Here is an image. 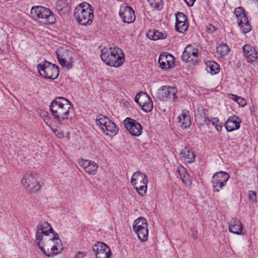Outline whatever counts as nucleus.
<instances>
[{
	"instance_id": "nucleus-1",
	"label": "nucleus",
	"mask_w": 258,
	"mask_h": 258,
	"mask_svg": "<svg viewBox=\"0 0 258 258\" xmlns=\"http://www.w3.org/2000/svg\"><path fill=\"white\" fill-rule=\"evenodd\" d=\"M72 107L71 102L62 97H55L49 106L53 118L60 124L68 120L70 110Z\"/></svg>"
},
{
	"instance_id": "nucleus-2",
	"label": "nucleus",
	"mask_w": 258,
	"mask_h": 258,
	"mask_svg": "<svg viewBox=\"0 0 258 258\" xmlns=\"http://www.w3.org/2000/svg\"><path fill=\"white\" fill-rule=\"evenodd\" d=\"M101 58L106 64L113 67L121 66L125 60L122 50L117 47L102 49Z\"/></svg>"
},
{
	"instance_id": "nucleus-3",
	"label": "nucleus",
	"mask_w": 258,
	"mask_h": 258,
	"mask_svg": "<svg viewBox=\"0 0 258 258\" xmlns=\"http://www.w3.org/2000/svg\"><path fill=\"white\" fill-rule=\"evenodd\" d=\"M31 17L43 25L52 24L55 21L53 13L48 8L43 6H34L30 11Z\"/></svg>"
},
{
	"instance_id": "nucleus-4",
	"label": "nucleus",
	"mask_w": 258,
	"mask_h": 258,
	"mask_svg": "<svg viewBox=\"0 0 258 258\" xmlns=\"http://www.w3.org/2000/svg\"><path fill=\"white\" fill-rule=\"evenodd\" d=\"M74 15L77 22L81 25L91 24L94 19L93 10L88 3L84 2L75 9Z\"/></svg>"
},
{
	"instance_id": "nucleus-5",
	"label": "nucleus",
	"mask_w": 258,
	"mask_h": 258,
	"mask_svg": "<svg viewBox=\"0 0 258 258\" xmlns=\"http://www.w3.org/2000/svg\"><path fill=\"white\" fill-rule=\"evenodd\" d=\"M131 182L139 195L143 196L146 194L147 189V177L145 174L140 171L134 173Z\"/></svg>"
},
{
	"instance_id": "nucleus-6",
	"label": "nucleus",
	"mask_w": 258,
	"mask_h": 258,
	"mask_svg": "<svg viewBox=\"0 0 258 258\" xmlns=\"http://www.w3.org/2000/svg\"><path fill=\"white\" fill-rule=\"evenodd\" d=\"M37 178L36 173L28 171L24 175L21 183L27 190L31 193H34L38 191L41 187Z\"/></svg>"
},
{
	"instance_id": "nucleus-7",
	"label": "nucleus",
	"mask_w": 258,
	"mask_h": 258,
	"mask_svg": "<svg viewBox=\"0 0 258 258\" xmlns=\"http://www.w3.org/2000/svg\"><path fill=\"white\" fill-rule=\"evenodd\" d=\"M37 67L40 75L44 78L54 80L58 76V67L46 60L43 64H38Z\"/></svg>"
},
{
	"instance_id": "nucleus-8",
	"label": "nucleus",
	"mask_w": 258,
	"mask_h": 258,
	"mask_svg": "<svg viewBox=\"0 0 258 258\" xmlns=\"http://www.w3.org/2000/svg\"><path fill=\"white\" fill-rule=\"evenodd\" d=\"M44 247L46 252L44 254L47 256L60 253L62 250V246L58 234L53 233V237L45 242Z\"/></svg>"
},
{
	"instance_id": "nucleus-9",
	"label": "nucleus",
	"mask_w": 258,
	"mask_h": 258,
	"mask_svg": "<svg viewBox=\"0 0 258 258\" xmlns=\"http://www.w3.org/2000/svg\"><path fill=\"white\" fill-rule=\"evenodd\" d=\"M133 230L142 241H146L148 237V229L147 220L140 217L134 221Z\"/></svg>"
},
{
	"instance_id": "nucleus-10",
	"label": "nucleus",
	"mask_w": 258,
	"mask_h": 258,
	"mask_svg": "<svg viewBox=\"0 0 258 258\" xmlns=\"http://www.w3.org/2000/svg\"><path fill=\"white\" fill-rule=\"evenodd\" d=\"M244 12L243 8L239 7L235 9L234 14L236 17L238 26L244 33H246L251 30V26Z\"/></svg>"
},
{
	"instance_id": "nucleus-11",
	"label": "nucleus",
	"mask_w": 258,
	"mask_h": 258,
	"mask_svg": "<svg viewBox=\"0 0 258 258\" xmlns=\"http://www.w3.org/2000/svg\"><path fill=\"white\" fill-rule=\"evenodd\" d=\"M229 174L224 171L217 172L213 176L212 183L214 192H219L229 178Z\"/></svg>"
},
{
	"instance_id": "nucleus-12",
	"label": "nucleus",
	"mask_w": 258,
	"mask_h": 258,
	"mask_svg": "<svg viewBox=\"0 0 258 258\" xmlns=\"http://www.w3.org/2000/svg\"><path fill=\"white\" fill-rule=\"evenodd\" d=\"M59 63L62 67L70 69L72 67V52L63 48L58 49L56 52Z\"/></svg>"
},
{
	"instance_id": "nucleus-13",
	"label": "nucleus",
	"mask_w": 258,
	"mask_h": 258,
	"mask_svg": "<svg viewBox=\"0 0 258 258\" xmlns=\"http://www.w3.org/2000/svg\"><path fill=\"white\" fill-rule=\"evenodd\" d=\"M96 258H110L112 252L109 247L102 242L98 241L93 246Z\"/></svg>"
},
{
	"instance_id": "nucleus-14",
	"label": "nucleus",
	"mask_w": 258,
	"mask_h": 258,
	"mask_svg": "<svg viewBox=\"0 0 258 258\" xmlns=\"http://www.w3.org/2000/svg\"><path fill=\"white\" fill-rule=\"evenodd\" d=\"M177 90L173 87L165 86L159 90L158 97L162 100H171L175 101L177 99Z\"/></svg>"
},
{
	"instance_id": "nucleus-15",
	"label": "nucleus",
	"mask_w": 258,
	"mask_h": 258,
	"mask_svg": "<svg viewBox=\"0 0 258 258\" xmlns=\"http://www.w3.org/2000/svg\"><path fill=\"white\" fill-rule=\"evenodd\" d=\"M119 15L122 21L125 23H131L136 19L133 9L131 7L125 5L120 6Z\"/></svg>"
},
{
	"instance_id": "nucleus-16",
	"label": "nucleus",
	"mask_w": 258,
	"mask_h": 258,
	"mask_svg": "<svg viewBox=\"0 0 258 258\" xmlns=\"http://www.w3.org/2000/svg\"><path fill=\"white\" fill-rule=\"evenodd\" d=\"M124 122L126 128L133 136H139L142 133L141 125L136 120L127 117L124 120Z\"/></svg>"
},
{
	"instance_id": "nucleus-17",
	"label": "nucleus",
	"mask_w": 258,
	"mask_h": 258,
	"mask_svg": "<svg viewBox=\"0 0 258 258\" xmlns=\"http://www.w3.org/2000/svg\"><path fill=\"white\" fill-rule=\"evenodd\" d=\"M79 163L84 171L90 175H95L97 173L98 166L96 163L91 160L81 159Z\"/></svg>"
},
{
	"instance_id": "nucleus-18",
	"label": "nucleus",
	"mask_w": 258,
	"mask_h": 258,
	"mask_svg": "<svg viewBox=\"0 0 258 258\" xmlns=\"http://www.w3.org/2000/svg\"><path fill=\"white\" fill-rule=\"evenodd\" d=\"M197 57L198 49L191 45L185 47L181 56L182 59L185 62L195 61Z\"/></svg>"
},
{
	"instance_id": "nucleus-19",
	"label": "nucleus",
	"mask_w": 258,
	"mask_h": 258,
	"mask_svg": "<svg viewBox=\"0 0 258 258\" xmlns=\"http://www.w3.org/2000/svg\"><path fill=\"white\" fill-rule=\"evenodd\" d=\"M243 51L248 62L251 63L258 62V55L254 48L245 44L243 47Z\"/></svg>"
},
{
	"instance_id": "nucleus-20",
	"label": "nucleus",
	"mask_w": 258,
	"mask_h": 258,
	"mask_svg": "<svg viewBox=\"0 0 258 258\" xmlns=\"http://www.w3.org/2000/svg\"><path fill=\"white\" fill-rule=\"evenodd\" d=\"M174 57L172 55L164 52L160 55L158 62L162 68H170L174 64Z\"/></svg>"
},
{
	"instance_id": "nucleus-21",
	"label": "nucleus",
	"mask_w": 258,
	"mask_h": 258,
	"mask_svg": "<svg viewBox=\"0 0 258 258\" xmlns=\"http://www.w3.org/2000/svg\"><path fill=\"white\" fill-rule=\"evenodd\" d=\"M225 126L228 132H232L238 129L240 127L238 118L235 115L229 117L225 122Z\"/></svg>"
},
{
	"instance_id": "nucleus-22",
	"label": "nucleus",
	"mask_w": 258,
	"mask_h": 258,
	"mask_svg": "<svg viewBox=\"0 0 258 258\" xmlns=\"http://www.w3.org/2000/svg\"><path fill=\"white\" fill-rule=\"evenodd\" d=\"M229 230L230 232L235 234H242V225L239 220L232 219L229 223Z\"/></svg>"
},
{
	"instance_id": "nucleus-23",
	"label": "nucleus",
	"mask_w": 258,
	"mask_h": 258,
	"mask_svg": "<svg viewBox=\"0 0 258 258\" xmlns=\"http://www.w3.org/2000/svg\"><path fill=\"white\" fill-rule=\"evenodd\" d=\"M36 229L40 232H42L44 235L46 236H48L50 233H52L53 235V233H56L54 232L52 227L47 222H44L39 224L37 226Z\"/></svg>"
},
{
	"instance_id": "nucleus-24",
	"label": "nucleus",
	"mask_w": 258,
	"mask_h": 258,
	"mask_svg": "<svg viewBox=\"0 0 258 258\" xmlns=\"http://www.w3.org/2000/svg\"><path fill=\"white\" fill-rule=\"evenodd\" d=\"M95 121L96 125L99 126L103 133V131H105L106 126L108 125L109 122H111L112 120L106 116L100 115L97 117Z\"/></svg>"
},
{
	"instance_id": "nucleus-25",
	"label": "nucleus",
	"mask_w": 258,
	"mask_h": 258,
	"mask_svg": "<svg viewBox=\"0 0 258 258\" xmlns=\"http://www.w3.org/2000/svg\"><path fill=\"white\" fill-rule=\"evenodd\" d=\"M181 159L187 163H191L195 160V155L192 151L187 148H185L180 153Z\"/></svg>"
},
{
	"instance_id": "nucleus-26",
	"label": "nucleus",
	"mask_w": 258,
	"mask_h": 258,
	"mask_svg": "<svg viewBox=\"0 0 258 258\" xmlns=\"http://www.w3.org/2000/svg\"><path fill=\"white\" fill-rule=\"evenodd\" d=\"M177 170L182 183L185 185H190L191 182L189 175L186 172V169L183 166H178Z\"/></svg>"
},
{
	"instance_id": "nucleus-27",
	"label": "nucleus",
	"mask_w": 258,
	"mask_h": 258,
	"mask_svg": "<svg viewBox=\"0 0 258 258\" xmlns=\"http://www.w3.org/2000/svg\"><path fill=\"white\" fill-rule=\"evenodd\" d=\"M118 131L116 124L112 121L111 122H109L108 125L106 126L105 131H103V134L106 136L112 137L116 135Z\"/></svg>"
},
{
	"instance_id": "nucleus-28",
	"label": "nucleus",
	"mask_w": 258,
	"mask_h": 258,
	"mask_svg": "<svg viewBox=\"0 0 258 258\" xmlns=\"http://www.w3.org/2000/svg\"><path fill=\"white\" fill-rule=\"evenodd\" d=\"M188 112L183 111L181 114L178 117L179 122L181 123V126L183 128H186L189 126L190 124Z\"/></svg>"
},
{
	"instance_id": "nucleus-29",
	"label": "nucleus",
	"mask_w": 258,
	"mask_h": 258,
	"mask_svg": "<svg viewBox=\"0 0 258 258\" xmlns=\"http://www.w3.org/2000/svg\"><path fill=\"white\" fill-rule=\"evenodd\" d=\"M147 35L150 39L154 40L162 39L166 37V33H161L155 30L149 31L147 33Z\"/></svg>"
},
{
	"instance_id": "nucleus-30",
	"label": "nucleus",
	"mask_w": 258,
	"mask_h": 258,
	"mask_svg": "<svg viewBox=\"0 0 258 258\" xmlns=\"http://www.w3.org/2000/svg\"><path fill=\"white\" fill-rule=\"evenodd\" d=\"M150 98H151L146 93L141 92L136 95L135 101L141 106L142 104H144L146 101H148Z\"/></svg>"
},
{
	"instance_id": "nucleus-31",
	"label": "nucleus",
	"mask_w": 258,
	"mask_h": 258,
	"mask_svg": "<svg viewBox=\"0 0 258 258\" xmlns=\"http://www.w3.org/2000/svg\"><path fill=\"white\" fill-rule=\"evenodd\" d=\"M43 235L44 234L42 233V232H40L37 229H36L35 233V242L36 243V245L43 253H46L45 248L44 246H41V241L43 240Z\"/></svg>"
},
{
	"instance_id": "nucleus-32",
	"label": "nucleus",
	"mask_w": 258,
	"mask_h": 258,
	"mask_svg": "<svg viewBox=\"0 0 258 258\" xmlns=\"http://www.w3.org/2000/svg\"><path fill=\"white\" fill-rule=\"evenodd\" d=\"M207 70L211 75H215L219 72V66L215 62H209L207 64Z\"/></svg>"
},
{
	"instance_id": "nucleus-33",
	"label": "nucleus",
	"mask_w": 258,
	"mask_h": 258,
	"mask_svg": "<svg viewBox=\"0 0 258 258\" xmlns=\"http://www.w3.org/2000/svg\"><path fill=\"white\" fill-rule=\"evenodd\" d=\"M229 51V48L228 46L225 44H220L217 47V52L221 57H223L227 54Z\"/></svg>"
},
{
	"instance_id": "nucleus-34",
	"label": "nucleus",
	"mask_w": 258,
	"mask_h": 258,
	"mask_svg": "<svg viewBox=\"0 0 258 258\" xmlns=\"http://www.w3.org/2000/svg\"><path fill=\"white\" fill-rule=\"evenodd\" d=\"M188 28V25L186 22H176L175 29L176 30L181 33L185 32Z\"/></svg>"
},
{
	"instance_id": "nucleus-35",
	"label": "nucleus",
	"mask_w": 258,
	"mask_h": 258,
	"mask_svg": "<svg viewBox=\"0 0 258 258\" xmlns=\"http://www.w3.org/2000/svg\"><path fill=\"white\" fill-rule=\"evenodd\" d=\"M150 6L156 9L157 10H160L162 9L163 3L162 0H148Z\"/></svg>"
},
{
	"instance_id": "nucleus-36",
	"label": "nucleus",
	"mask_w": 258,
	"mask_h": 258,
	"mask_svg": "<svg viewBox=\"0 0 258 258\" xmlns=\"http://www.w3.org/2000/svg\"><path fill=\"white\" fill-rule=\"evenodd\" d=\"M153 102L151 98L148 99V101H146L144 104L141 105L142 110L146 112L151 111L153 109Z\"/></svg>"
},
{
	"instance_id": "nucleus-37",
	"label": "nucleus",
	"mask_w": 258,
	"mask_h": 258,
	"mask_svg": "<svg viewBox=\"0 0 258 258\" xmlns=\"http://www.w3.org/2000/svg\"><path fill=\"white\" fill-rule=\"evenodd\" d=\"M40 116L43 119L44 122L48 124V121L49 120L48 113L43 110H40L39 112Z\"/></svg>"
},
{
	"instance_id": "nucleus-38",
	"label": "nucleus",
	"mask_w": 258,
	"mask_h": 258,
	"mask_svg": "<svg viewBox=\"0 0 258 258\" xmlns=\"http://www.w3.org/2000/svg\"><path fill=\"white\" fill-rule=\"evenodd\" d=\"M186 16L184 14L182 13H178L176 15V22H186Z\"/></svg>"
},
{
	"instance_id": "nucleus-39",
	"label": "nucleus",
	"mask_w": 258,
	"mask_h": 258,
	"mask_svg": "<svg viewBox=\"0 0 258 258\" xmlns=\"http://www.w3.org/2000/svg\"><path fill=\"white\" fill-rule=\"evenodd\" d=\"M248 200L251 203H255L256 201V194L253 191H249L248 194Z\"/></svg>"
},
{
	"instance_id": "nucleus-40",
	"label": "nucleus",
	"mask_w": 258,
	"mask_h": 258,
	"mask_svg": "<svg viewBox=\"0 0 258 258\" xmlns=\"http://www.w3.org/2000/svg\"><path fill=\"white\" fill-rule=\"evenodd\" d=\"M237 99L236 102L241 107H243L246 104V100L241 97H234Z\"/></svg>"
},
{
	"instance_id": "nucleus-41",
	"label": "nucleus",
	"mask_w": 258,
	"mask_h": 258,
	"mask_svg": "<svg viewBox=\"0 0 258 258\" xmlns=\"http://www.w3.org/2000/svg\"><path fill=\"white\" fill-rule=\"evenodd\" d=\"M53 133L55 134V136L58 138L59 139H61L64 137L63 132L60 130L58 129H53L52 130Z\"/></svg>"
},
{
	"instance_id": "nucleus-42",
	"label": "nucleus",
	"mask_w": 258,
	"mask_h": 258,
	"mask_svg": "<svg viewBox=\"0 0 258 258\" xmlns=\"http://www.w3.org/2000/svg\"><path fill=\"white\" fill-rule=\"evenodd\" d=\"M208 33L212 34L216 30V28L213 25L209 24L206 27Z\"/></svg>"
},
{
	"instance_id": "nucleus-43",
	"label": "nucleus",
	"mask_w": 258,
	"mask_h": 258,
	"mask_svg": "<svg viewBox=\"0 0 258 258\" xmlns=\"http://www.w3.org/2000/svg\"><path fill=\"white\" fill-rule=\"evenodd\" d=\"M87 255L85 251H78L77 252L74 258H83Z\"/></svg>"
},
{
	"instance_id": "nucleus-44",
	"label": "nucleus",
	"mask_w": 258,
	"mask_h": 258,
	"mask_svg": "<svg viewBox=\"0 0 258 258\" xmlns=\"http://www.w3.org/2000/svg\"><path fill=\"white\" fill-rule=\"evenodd\" d=\"M184 1L188 6H192L196 0H184Z\"/></svg>"
},
{
	"instance_id": "nucleus-45",
	"label": "nucleus",
	"mask_w": 258,
	"mask_h": 258,
	"mask_svg": "<svg viewBox=\"0 0 258 258\" xmlns=\"http://www.w3.org/2000/svg\"><path fill=\"white\" fill-rule=\"evenodd\" d=\"M219 122V119L218 118H213L212 121L210 122V124H212L213 126H215L216 124L218 123Z\"/></svg>"
},
{
	"instance_id": "nucleus-46",
	"label": "nucleus",
	"mask_w": 258,
	"mask_h": 258,
	"mask_svg": "<svg viewBox=\"0 0 258 258\" xmlns=\"http://www.w3.org/2000/svg\"><path fill=\"white\" fill-rule=\"evenodd\" d=\"M216 130L218 132H220L222 130V126L220 124H219L218 123H217L216 125L215 126Z\"/></svg>"
},
{
	"instance_id": "nucleus-47",
	"label": "nucleus",
	"mask_w": 258,
	"mask_h": 258,
	"mask_svg": "<svg viewBox=\"0 0 258 258\" xmlns=\"http://www.w3.org/2000/svg\"><path fill=\"white\" fill-rule=\"evenodd\" d=\"M204 121L207 123L208 124H209L210 122L212 121L213 119H210L209 118H206V117L204 118Z\"/></svg>"
},
{
	"instance_id": "nucleus-48",
	"label": "nucleus",
	"mask_w": 258,
	"mask_h": 258,
	"mask_svg": "<svg viewBox=\"0 0 258 258\" xmlns=\"http://www.w3.org/2000/svg\"><path fill=\"white\" fill-rule=\"evenodd\" d=\"M229 96H230V99H231L236 102L237 99L236 98H235L234 97H238V96L232 94H229Z\"/></svg>"
},
{
	"instance_id": "nucleus-49",
	"label": "nucleus",
	"mask_w": 258,
	"mask_h": 258,
	"mask_svg": "<svg viewBox=\"0 0 258 258\" xmlns=\"http://www.w3.org/2000/svg\"><path fill=\"white\" fill-rule=\"evenodd\" d=\"M192 237L194 239H196L198 237L197 235L196 234H192Z\"/></svg>"
}]
</instances>
